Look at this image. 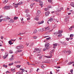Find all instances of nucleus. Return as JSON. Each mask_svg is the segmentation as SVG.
<instances>
[{"mask_svg": "<svg viewBox=\"0 0 74 74\" xmlns=\"http://www.w3.org/2000/svg\"><path fill=\"white\" fill-rule=\"evenodd\" d=\"M49 20V21H50V22H52V21H53V18H50Z\"/></svg>", "mask_w": 74, "mask_h": 74, "instance_id": "aec40b11", "label": "nucleus"}, {"mask_svg": "<svg viewBox=\"0 0 74 74\" xmlns=\"http://www.w3.org/2000/svg\"><path fill=\"white\" fill-rule=\"evenodd\" d=\"M11 71L13 73H14V72L15 71V69H11Z\"/></svg>", "mask_w": 74, "mask_h": 74, "instance_id": "dca6fc26", "label": "nucleus"}, {"mask_svg": "<svg viewBox=\"0 0 74 74\" xmlns=\"http://www.w3.org/2000/svg\"><path fill=\"white\" fill-rule=\"evenodd\" d=\"M3 16H0V18H2V17H3Z\"/></svg>", "mask_w": 74, "mask_h": 74, "instance_id": "774afa93", "label": "nucleus"}, {"mask_svg": "<svg viewBox=\"0 0 74 74\" xmlns=\"http://www.w3.org/2000/svg\"><path fill=\"white\" fill-rule=\"evenodd\" d=\"M69 39H70V38H66V40H67L68 41H69Z\"/></svg>", "mask_w": 74, "mask_h": 74, "instance_id": "864d4df0", "label": "nucleus"}, {"mask_svg": "<svg viewBox=\"0 0 74 74\" xmlns=\"http://www.w3.org/2000/svg\"><path fill=\"white\" fill-rule=\"evenodd\" d=\"M60 11H61V10H63V8H61L60 9Z\"/></svg>", "mask_w": 74, "mask_h": 74, "instance_id": "338daca9", "label": "nucleus"}, {"mask_svg": "<svg viewBox=\"0 0 74 74\" xmlns=\"http://www.w3.org/2000/svg\"><path fill=\"white\" fill-rule=\"evenodd\" d=\"M9 53H13V51H12L10 50L9 51Z\"/></svg>", "mask_w": 74, "mask_h": 74, "instance_id": "bb28decb", "label": "nucleus"}, {"mask_svg": "<svg viewBox=\"0 0 74 74\" xmlns=\"http://www.w3.org/2000/svg\"><path fill=\"white\" fill-rule=\"evenodd\" d=\"M26 45H27V46H28L29 45V42H27L26 44Z\"/></svg>", "mask_w": 74, "mask_h": 74, "instance_id": "473e14b6", "label": "nucleus"}, {"mask_svg": "<svg viewBox=\"0 0 74 74\" xmlns=\"http://www.w3.org/2000/svg\"><path fill=\"white\" fill-rule=\"evenodd\" d=\"M49 12H47L45 13V16H48L49 15Z\"/></svg>", "mask_w": 74, "mask_h": 74, "instance_id": "0eeeda50", "label": "nucleus"}, {"mask_svg": "<svg viewBox=\"0 0 74 74\" xmlns=\"http://www.w3.org/2000/svg\"><path fill=\"white\" fill-rule=\"evenodd\" d=\"M70 37H73V34H70Z\"/></svg>", "mask_w": 74, "mask_h": 74, "instance_id": "a19ab883", "label": "nucleus"}, {"mask_svg": "<svg viewBox=\"0 0 74 74\" xmlns=\"http://www.w3.org/2000/svg\"><path fill=\"white\" fill-rule=\"evenodd\" d=\"M61 43H62V44H63L64 45H65V44H66V42H61Z\"/></svg>", "mask_w": 74, "mask_h": 74, "instance_id": "2f4dec72", "label": "nucleus"}, {"mask_svg": "<svg viewBox=\"0 0 74 74\" xmlns=\"http://www.w3.org/2000/svg\"><path fill=\"white\" fill-rule=\"evenodd\" d=\"M46 49H47V48H44L43 49V51H46Z\"/></svg>", "mask_w": 74, "mask_h": 74, "instance_id": "49530a36", "label": "nucleus"}, {"mask_svg": "<svg viewBox=\"0 0 74 74\" xmlns=\"http://www.w3.org/2000/svg\"><path fill=\"white\" fill-rule=\"evenodd\" d=\"M41 14V12L40 10L38 11V12L36 13V15H40Z\"/></svg>", "mask_w": 74, "mask_h": 74, "instance_id": "9b49d317", "label": "nucleus"}, {"mask_svg": "<svg viewBox=\"0 0 74 74\" xmlns=\"http://www.w3.org/2000/svg\"><path fill=\"white\" fill-rule=\"evenodd\" d=\"M34 50H35V51H34V52H36V51H40V50H39L38 49H37V48L35 49H34Z\"/></svg>", "mask_w": 74, "mask_h": 74, "instance_id": "f8f14e48", "label": "nucleus"}, {"mask_svg": "<svg viewBox=\"0 0 74 74\" xmlns=\"http://www.w3.org/2000/svg\"><path fill=\"white\" fill-rule=\"evenodd\" d=\"M65 22H66V23H68V20H67V19L65 18Z\"/></svg>", "mask_w": 74, "mask_h": 74, "instance_id": "4be33fe9", "label": "nucleus"}, {"mask_svg": "<svg viewBox=\"0 0 74 74\" xmlns=\"http://www.w3.org/2000/svg\"><path fill=\"white\" fill-rule=\"evenodd\" d=\"M39 3H40V4H43V3H42V2L41 1H40Z\"/></svg>", "mask_w": 74, "mask_h": 74, "instance_id": "a18cd8bd", "label": "nucleus"}, {"mask_svg": "<svg viewBox=\"0 0 74 74\" xmlns=\"http://www.w3.org/2000/svg\"><path fill=\"white\" fill-rule=\"evenodd\" d=\"M37 38V37L36 36H34L33 37V38H34V39H36Z\"/></svg>", "mask_w": 74, "mask_h": 74, "instance_id": "e433bc0d", "label": "nucleus"}, {"mask_svg": "<svg viewBox=\"0 0 74 74\" xmlns=\"http://www.w3.org/2000/svg\"><path fill=\"white\" fill-rule=\"evenodd\" d=\"M16 6H14V8H17V7H18V5H15Z\"/></svg>", "mask_w": 74, "mask_h": 74, "instance_id": "6e6d98bb", "label": "nucleus"}, {"mask_svg": "<svg viewBox=\"0 0 74 74\" xmlns=\"http://www.w3.org/2000/svg\"><path fill=\"white\" fill-rule=\"evenodd\" d=\"M14 20H13V19H11L9 21V22H10V23H14Z\"/></svg>", "mask_w": 74, "mask_h": 74, "instance_id": "1a4fd4ad", "label": "nucleus"}, {"mask_svg": "<svg viewBox=\"0 0 74 74\" xmlns=\"http://www.w3.org/2000/svg\"><path fill=\"white\" fill-rule=\"evenodd\" d=\"M21 65H18L16 66V67L17 68H19V67H21Z\"/></svg>", "mask_w": 74, "mask_h": 74, "instance_id": "a878e982", "label": "nucleus"}, {"mask_svg": "<svg viewBox=\"0 0 74 74\" xmlns=\"http://www.w3.org/2000/svg\"><path fill=\"white\" fill-rule=\"evenodd\" d=\"M34 19H35V20H36L37 21H38V20H39V18H37V17L35 18Z\"/></svg>", "mask_w": 74, "mask_h": 74, "instance_id": "cd10ccee", "label": "nucleus"}, {"mask_svg": "<svg viewBox=\"0 0 74 74\" xmlns=\"http://www.w3.org/2000/svg\"><path fill=\"white\" fill-rule=\"evenodd\" d=\"M3 66L4 67H7V65H5V64L3 65Z\"/></svg>", "mask_w": 74, "mask_h": 74, "instance_id": "c85d7f7f", "label": "nucleus"}, {"mask_svg": "<svg viewBox=\"0 0 74 74\" xmlns=\"http://www.w3.org/2000/svg\"><path fill=\"white\" fill-rule=\"evenodd\" d=\"M38 30L39 32H43V31H44V30L43 28H42V29H39Z\"/></svg>", "mask_w": 74, "mask_h": 74, "instance_id": "ddd939ff", "label": "nucleus"}, {"mask_svg": "<svg viewBox=\"0 0 74 74\" xmlns=\"http://www.w3.org/2000/svg\"><path fill=\"white\" fill-rule=\"evenodd\" d=\"M37 29H35L34 31V34L36 33H37Z\"/></svg>", "mask_w": 74, "mask_h": 74, "instance_id": "a211bd4d", "label": "nucleus"}, {"mask_svg": "<svg viewBox=\"0 0 74 74\" xmlns=\"http://www.w3.org/2000/svg\"><path fill=\"white\" fill-rule=\"evenodd\" d=\"M64 53H66V55H70L71 53V51L70 50H68L67 51H64Z\"/></svg>", "mask_w": 74, "mask_h": 74, "instance_id": "20e7f679", "label": "nucleus"}, {"mask_svg": "<svg viewBox=\"0 0 74 74\" xmlns=\"http://www.w3.org/2000/svg\"><path fill=\"white\" fill-rule=\"evenodd\" d=\"M22 4V2H20L18 3L15 4L14 5H20Z\"/></svg>", "mask_w": 74, "mask_h": 74, "instance_id": "423d86ee", "label": "nucleus"}, {"mask_svg": "<svg viewBox=\"0 0 74 74\" xmlns=\"http://www.w3.org/2000/svg\"><path fill=\"white\" fill-rule=\"evenodd\" d=\"M13 59H14V58H11L9 60L10 61H12V60H13Z\"/></svg>", "mask_w": 74, "mask_h": 74, "instance_id": "b1692460", "label": "nucleus"}, {"mask_svg": "<svg viewBox=\"0 0 74 74\" xmlns=\"http://www.w3.org/2000/svg\"><path fill=\"white\" fill-rule=\"evenodd\" d=\"M71 6L74 7V3H71Z\"/></svg>", "mask_w": 74, "mask_h": 74, "instance_id": "412c9836", "label": "nucleus"}, {"mask_svg": "<svg viewBox=\"0 0 74 74\" xmlns=\"http://www.w3.org/2000/svg\"><path fill=\"white\" fill-rule=\"evenodd\" d=\"M39 59H42V56H41L39 58Z\"/></svg>", "mask_w": 74, "mask_h": 74, "instance_id": "de8ad7c7", "label": "nucleus"}, {"mask_svg": "<svg viewBox=\"0 0 74 74\" xmlns=\"http://www.w3.org/2000/svg\"><path fill=\"white\" fill-rule=\"evenodd\" d=\"M29 11V10H25V12L26 13H27H27H28V11Z\"/></svg>", "mask_w": 74, "mask_h": 74, "instance_id": "37998d69", "label": "nucleus"}, {"mask_svg": "<svg viewBox=\"0 0 74 74\" xmlns=\"http://www.w3.org/2000/svg\"><path fill=\"white\" fill-rule=\"evenodd\" d=\"M55 52V50H52L50 52V53L51 54L50 56H45V57L46 58H52V53H53V52Z\"/></svg>", "mask_w": 74, "mask_h": 74, "instance_id": "f257e3e1", "label": "nucleus"}, {"mask_svg": "<svg viewBox=\"0 0 74 74\" xmlns=\"http://www.w3.org/2000/svg\"><path fill=\"white\" fill-rule=\"evenodd\" d=\"M59 33H58V34H61V33H62V32H63L62 31H61L60 30H59L58 31Z\"/></svg>", "mask_w": 74, "mask_h": 74, "instance_id": "2eb2a0df", "label": "nucleus"}, {"mask_svg": "<svg viewBox=\"0 0 74 74\" xmlns=\"http://www.w3.org/2000/svg\"><path fill=\"white\" fill-rule=\"evenodd\" d=\"M70 18V16H66V19H68V18Z\"/></svg>", "mask_w": 74, "mask_h": 74, "instance_id": "c9c22d12", "label": "nucleus"}, {"mask_svg": "<svg viewBox=\"0 0 74 74\" xmlns=\"http://www.w3.org/2000/svg\"><path fill=\"white\" fill-rule=\"evenodd\" d=\"M46 39H47V40H50V39H51V37H49V38H47Z\"/></svg>", "mask_w": 74, "mask_h": 74, "instance_id": "8fccbe9b", "label": "nucleus"}, {"mask_svg": "<svg viewBox=\"0 0 74 74\" xmlns=\"http://www.w3.org/2000/svg\"><path fill=\"white\" fill-rule=\"evenodd\" d=\"M74 26L73 25V26H71V27L70 28L71 29V28H74Z\"/></svg>", "mask_w": 74, "mask_h": 74, "instance_id": "603ef678", "label": "nucleus"}, {"mask_svg": "<svg viewBox=\"0 0 74 74\" xmlns=\"http://www.w3.org/2000/svg\"><path fill=\"white\" fill-rule=\"evenodd\" d=\"M5 18H6V19H10V18L9 17H5Z\"/></svg>", "mask_w": 74, "mask_h": 74, "instance_id": "4c0bfd02", "label": "nucleus"}, {"mask_svg": "<svg viewBox=\"0 0 74 74\" xmlns=\"http://www.w3.org/2000/svg\"><path fill=\"white\" fill-rule=\"evenodd\" d=\"M39 63H40V62H38V61H36V64H39Z\"/></svg>", "mask_w": 74, "mask_h": 74, "instance_id": "72a5a7b5", "label": "nucleus"}, {"mask_svg": "<svg viewBox=\"0 0 74 74\" xmlns=\"http://www.w3.org/2000/svg\"><path fill=\"white\" fill-rule=\"evenodd\" d=\"M49 45V43H46L45 44V47L47 48V47H48Z\"/></svg>", "mask_w": 74, "mask_h": 74, "instance_id": "6e6552de", "label": "nucleus"}, {"mask_svg": "<svg viewBox=\"0 0 74 74\" xmlns=\"http://www.w3.org/2000/svg\"><path fill=\"white\" fill-rule=\"evenodd\" d=\"M44 23V21H42L41 22H39L38 23V25H40V24H42V23Z\"/></svg>", "mask_w": 74, "mask_h": 74, "instance_id": "9d476101", "label": "nucleus"}, {"mask_svg": "<svg viewBox=\"0 0 74 74\" xmlns=\"http://www.w3.org/2000/svg\"><path fill=\"white\" fill-rule=\"evenodd\" d=\"M36 18H39V17H40V16L39 15H37L36 16Z\"/></svg>", "mask_w": 74, "mask_h": 74, "instance_id": "c03bdc74", "label": "nucleus"}, {"mask_svg": "<svg viewBox=\"0 0 74 74\" xmlns=\"http://www.w3.org/2000/svg\"><path fill=\"white\" fill-rule=\"evenodd\" d=\"M1 39H3L4 38V37L3 36H1Z\"/></svg>", "mask_w": 74, "mask_h": 74, "instance_id": "4d7b16f0", "label": "nucleus"}, {"mask_svg": "<svg viewBox=\"0 0 74 74\" xmlns=\"http://www.w3.org/2000/svg\"><path fill=\"white\" fill-rule=\"evenodd\" d=\"M57 11H58V12H60V11H61L60 9H58V10H57Z\"/></svg>", "mask_w": 74, "mask_h": 74, "instance_id": "79ce46f5", "label": "nucleus"}, {"mask_svg": "<svg viewBox=\"0 0 74 74\" xmlns=\"http://www.w3.org/2000/svg\"><path fill=\"white\" fill-rule=\"evenodd\" d=\"M48 1L49 3H51L52 2V0H48Z\"/></svg>", "mask_w": 74, "mask_h": 74, "instance_id": "393cba45", "label": "nucleus"}, {"mask_svg": "<svg viewBox=\"0 0 74 74\" xmlns=\"http://www.w3.org/2000/svg\"><path fill=\"white\" fill-rule=\"evenodd\" d=\"M33 44H34V43H32L31 46H33Z\"/></svg>", "mask_w": 74, "mask_h": 74, "instance_id": "680f3d73", "label": "nucleus"}, {"mask_svg": "<svg viewBox=\"0 0 74 74\" xmlns=\"http://www.w3.org/2000/svg\"><path fill=\"white\" fill-rule=\"evenodd\" d=\"M8 43L10 45H11L13 44V43H12V42L11 40L9 41Z\"/></svg>", "mask_w": 74, "mask_h": 74, "instance_id": "f3484780", "label": "nucleus"}, {"mask_svg": "<svg viewBox=\"0 0 74 74\" xmlns=\"http://www.w3.org/2000/svg\"><path fill=\"white\" fill-rule=\"evenodd\" d=\"M48 8H51V6H48L47 7Z\"/></svg>", "mask_w": 74, "mask_h": 74, "instance_id": "bf43d9fd", "label": "nucleus"}, {"mask_svg": "<svg viewBox=\"0 0 74 74\" xmlns=\"http://www.w3.org/2000/svg\"><path fill=\"white\" fill-rule=\"evenodd\" d=\"M73 69L71 70L70 71L71 73H73Z\"/></svg>", "mask_w": 74, "mask_h": 74, "instance_id": "e2e57ef3", "label": "nucleus"}, {"mask_svg": "<svg viewBox=\"0 0 74 74\" xmlns=\"http://www.w3.org/2000/svg\"><path fill=\"white\" fill-rule=\"evenodd\" d=\"M57 61H58V60L57 59H55L54 60V61L55 62H57Z\"/></svg>", "mask_w": 74, "mask_h": 74, "instance_id": "13d9d810", "label": "nucleus"}, {"mask_svg": "<svg viewBox=\"0 0 74 74\" xmlns=\"http://www.w3.org/2000/svg\"><path fill=\"white\" fill-rule=\"evenodd\" d=\"M14 18L15 19H18V17L15 16Z\"/></svg>", "mask_w": 74, "mask_h": 74, "instance_id": "ea45409f", "label": "nucleus"}, {"mask_svg": "<svg viewBox=\"0 0 74 74\" xmlns=\"http://www.w3.org/2000/svg\"><path fill=\"white\" fill-rule=\"evenodd\" d=\"M23 48H24V46L22 45H21L17 47V48L18 49H22Z\"/></svg>", "mask_w": 74, "mask_h": 74, "instance_id": "7ed1b4c3", "label": "nucleus"}, {"mask_svg": "<svg viewBox=\"0 0 74 74\" xmlns=\"http://www.w3.org/2000/svg\"><path fill=\"white\" fill-rule=\"evenodd\" d=\"M3 19H0V22H1V21H3Z\"/></svg>", "mask_w": 74, "mask_h": 74, "instance_id": "69168bd1", "label": "nucleus"}, {"mask_svg": "<svg viewBox=\"0 0 74 74\" xmlns=\"http://www.w3.org/2000/svg\"><path fill=\"white\" fill-rule=\"evenodd\" d=\"M48 10V9L47 8H45V11H47Z\"/></svg>", "mask_w": 74, "mask_h": 74, "instance_id": "0e129e2a", "label": "nucleus"}, {"mask_svg": "<svg viewBox=\"0 0 74 74\" xmlns=\"http://www.w3.org/2000/svg\"><path fill=\"white\" fill-rule=\"evenodd\" d=\"M20 70H22V71H25V70L24 69L20 68Z\"/></svg>", "mask_w": 74, "mask_h": 74, "instance_id": "58836bf2", "label": "nucleus"}, {"mask_svg": "<svg viewBox=\"0 0 74 74\" xmlns=\"http://www.w3.org/2000/svg\"><path fill=\"white\" fill-rule=\"evenodd\" d=\"M14 64V63L13 62L12 63L10 64H9L8 65L9 66H12Z\"/></svg>", "mask_w": 74, "mask_h": 74, "instance_id": "5701e85b", "label": "nucleus"}, {"mask_svg": "<svg viewBox=\"0 0 74 74\" xmlns=\"http://www.w3.org/2000/svg\"><path fill=\"white\" fill-rule=\"evenodd\" d=\"M39 5H40V6H41V7H43V5H42V4H39Z\"/></svg>", "mask_w": 74, "mask_h": 74, "instance_id": "5fc2aeb1", "label": "nucleus"}, {"mask_svg": "<svg viewBox=\"0 0 74 74\" xmlns=\"http://www.w3.org/2000/svg\"><path fill=\"white\" fill-rule=\"evenodd\" d=\"M3 8L5 10H7L10 9V7L9 6H5V7Z\"/></svg>", "mask_w": 74, "mask_h": 74, "instance_id": "f03ea898", "label": "nucleus"}, {"mask_svg": "<svg viewBox=\"0 0 74 74\" xmlns=\"http://www.w3.org/2000/svg\"><path fill=\"white\" fill-rule=\"evenodd\" d=\"M48 27H48L46 28H45V30H47V29H48Z\"/></svg>", "mask_w": 74, "mask_h": 74, "instance_id": "052dcab7", "label": "nucleus"}, {"mask_svg": "<svg viewBox=\"0 0 74 74\" xmlns=\"http://www.w3.org/2000/svg\"><path fill=\"white\" fill-rule=\"evenodd\" d=\"M57 45L56 44H53V48L55 49L56 48L55 47H57Z\"/></svg>", "mask_w": 74, "mask_h": 74, "instance_id": "4468645a", "label": "nucleus"}, {"mask_svg": "<svg viewBox=\"0 0 74 74\" xmlns=\"http://www.w3.org/2000/svg\"><path fill=\"white\" fill-rule=\"evenodd\" d=\"M62 36V34H60L58 35V37H60Z\"/></svg>", "mask_w": 74, "mask_h": 74, "instance_id": "c756f323", "label": "nucleus"}, {"mask_svg": "<svg viewBox=\"0 0 74 74\" xmlns=\"http://www.w3.org/2000/svg\"><path fill=\"white\" fill-rule=\"evenodd\" d=\"M22 50H19L18 51V52H22Z\"/></svg>", "mask_w": 74, "mask_h": 74, "instance_id": "7c9ffc66", "label": "nucleus"}, {"mask_svg": "<svg viewBox=\"0 0 74 74\" xmlns=\"http://www.w3.org/2000/svg\"><path fill=\"white\" fill-rule=\"evenodd\" d=\"M71 62H69L68 63V65H70V64H71Z\"/></svg>", "mask_w": 74, "mask_h": 74, "instance_id": "f704fd0d", "label": "nucleus"}, {"mask_svg": "<svg viewBox=\"0 0 74 74\" xmlns=\"http://www.w3.org/2000/svg\"><path fill=\"white\" fill-rule=\"evenodd\" d=\"M8 54L7 53H5V56H4L3 57V59H5L6 58H7L8 57Z\"/></svg>", "mask_w": 74, "mask_h": 74, "instance_id": "39448f33", "label": "nucleus"}, {"mask_svg": "<svg viewBox=\"0 0 74 74\" xmlns=\"http://www.w3.org/2000/svg\"><path fill=\"white\" fill-rule=\"evenodd\" d=\"M22 73H23V71H21L18 74H22Z\"/></svg>", "mask_w": 74, "mask_h": 74, "instance_id": "3c124183", "label": "nucleus"}, {"mask_svg": "<svg viewBox=\"0 0 74 74\" xmlns=\"http://www.w3.org/2000/svg\"><path fill=\"white\" fill-rule=\"evenodd\" d=\"M8 2V0H5L3 2V3L4 4H5L7 3V2Z\"/></svg>", "mask_w": 74, "mask_h": 74, "instance_id": "6ab92c4d", "label": "nucleus"}, {"mask_svg": "<svg viewBox=\"0 0 74 74\" xmlns=\"http://www.w3.org/2000/svg\"><path fill=\"white\" fill-rule=\"evenodd\" d=\"M14 56H15V55H12L11 58H14Z\"/></svg>", "mask_w": 74, "mask_h": 74, "instance_id": "09e8293b", "label": "nucleus"}]
</instances>
